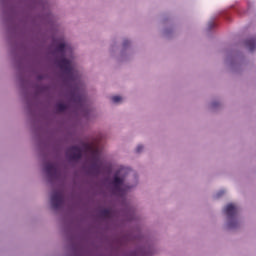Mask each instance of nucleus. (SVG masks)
Wrapping results in <instances>:
<instances>
[{
	"label": "nucleus",
	"instance_id": "obj_1",
	"mask_svg": "<svg viewBox=\"0 0 256 256\" xmlns=\"http://www.w3.org/2000/svg\"><path fill=\"white\" fill-rule=\"evenodd\" d=\"M84 153H91L92 156V171L95 175H99L105 171V162L101 160L99 155V148L91 143H83L82 148L78 146H71L68 148L66 155L71 161H79Z\"/></svg>",
	"mask_w": 256,
	"mask_h": 256
},
{
	"label": "nucleus",
	"instance_id": "obj_14",
	"mask_svg": "<svg viewBox=\"0 0 256 256\" xmlns=\"http://www.w3.org/2000/svg\"><path fill=\"white\" fill-rule=\"evenodd\" d=\"M128 44H129V41H124V47H127Z\"/></svg>",
	"mask_w": 256,
	"mask_h": 256
},
{
	"label": "nucleus",
	"instance_id": "obj_11",
	"mask_svg": "<svg viewBox=\"0 0 256 256\" xmlns=\"http://www.w3.org/2000/svg\"><path fill=\"white\" fill-rule=\"evenodd\" d=\"M75 101H77L78 103L83 104V103H85V98H83V96H77L75 98Z\"/></svg>",
	"mask_w": 256,
	"mask_h": 256
},
{
	"label": "nucleus",
	"instance_id": "obj_3",
	"mask_svg": "<svg viewBox=\"0 0 256 256\" xmlns=\"http://www.w3.org/2000/svg\"><path fill=\"white\" fill-rule=\"evenodd\" d=\"M44 171L49 179H59L61 177V170H59V166L56 163H46Z\"/></svg>",
	"mask_w": 256,
	"mask_h": 256
},
{
	"label": "nucleus",
	"instance_id": "obj_9",
	"mask_svg": "<svg viewBox=\"0 0 256 256\" xmlns=\"http://www.w3.org/2000/svg\"><path fill=\"white\" fill-rule=\"evenodd\" d=\"M101 217H104L105 219H109L111 217V210L109 209H103L100 212Z\"/></svg>",
	"mask_w": 256,
	"mask_h": 256
},
{
	"label": "nucleus",
	"instance_id": "obj_7",
	"mask_svg": "<svg viewBox=\"0 0 256 256\" xmlns=\"http://www.w3.org/2000/svg\"><path fill=\"white\" fill-rule=\"evenodd\" d=\"M245 45L249 51H255L256 48V39L255 38H250L246 40Z\"/></svg>",
	"mask_w": 256,
	"mask_h": 256
},
{
	"label": "nucleus",
	"instance_id": "obj_5",
	"mask_svg": "<svg viewBox=\"0 0 256 256\" xmlns=\"http://www.w3.org/2000/svg\"><path fill=\"white\" fill-rule=\"evenodd\" d=\"M112 183L114 186L112 193H114V195H118L119 197H123V195H125V192L127 191V190L121 188L123 185V179H121L119 176L115 175Z\"/></svg>",
	"mask_w": 256,
	"mask_h": 256
},
{
	"label": "nucleus",
	"instance_id": "obj_13",
	"mask_svg": "<svg viewBox=\"0 0 256 256\" xmlns=\"http://www.w3.org/2000/svg\"><path fill=\"white\" fill-rule=\"evenodd\" d=\"M141 151H143V145H138L136 148V152L141 153Z\"/></svg>",
	"mask_w": 256,
	"mask_h": 256
},
{
	"label": "nucleus",
	"instance_id": "obj_6",
	"mask_svg": "<svg viewBox=\"0 0 256 256\" xmlns=\"http://www.w3.org/2000/svg\"><path fill=\"white\" fill-rule=\"evenodd\" d=\"M224 213L228 217V219H233V217L237 215V207L235 206V204L230 203L224 208Z\"/></svg>",
	"mask_w": 256,
	"mask_h": 256
},
{
	"label": "nucleus",
	"instance_id": "obj_8",
	"mask_svg": "<svg viewBox=\"0 0 256 256\" xmlns=\"http://www.w3.org/2000/svg\"><path fill=\"white\" fill-rule=\"evenodd\" d=\"M56 110L59 113H63V111H67V104H65V103H58V104H56Z\"/></svg>",
	"mask_w": 256,
	"mask_h": 256
},
{
	"label": "nucleus",
	"instance_id": "obj_4",
	"mask_svg": "<svg viewBox=\"0 0 256 256\" xmlns=\"http://www.w3.org/2000/svg\"><path fill=\"white\" fill-rule=\"evenodd\" d=\"M65 203V197L63 196V191L56 190L51 195V205L52 209H61Z\"/></svg>",
	"mask_w": 256,
	"mask_h": 256
},
{
	"label": "nucleus",
	"instance_id": "obj_10",
	"mask_svg": "<svg viewBox=\"0 0 256 256\" xmlns=\"http://www.w3.org/2000/svg\"><path fill=\"white\" fill-rule=\"evenodd\" d=\"M111 99L113 103H121L123 101L121 96H113Z\"/></svg>",
	"mask_w": 256,
	"mask_h": 256
},
{
	"label": "nucleus",
	"instance_id": "obj_15",
	"mask_svg": "<svg viewBox=\"0 0 256 256\" xmlns=\"http://www.w3.org/2000/svg\"><path fill=\"white\" fill-rule=\"evenodd\" d=\"M229 227H230V229H232V227H233V223H229Z\"/></svg>",
	"mask_w": 256,
	"mask_h": 256
},
{
	"label": "nucleus",
	"instance_id": "obj_12",
	"mask_svg": "<svg viewBox=\"0 0 256 256\" xmlns=\"http://www.w3.org/2000/svg\"><path fill=\"white\" fill-rule=\"evenodd\" d=\"M222 195H225V191L224 190H221L220 192H218L216 194V198L219 199V197H222Z\"/></svg>",
	"mask_w": 256,
	"mask_h": 256
},
{
	"label": "nucleus",
	"instance_id": "obj_2",
	"mask_svg": "<svg viewBox=\"0 0 256 256\" xmlns=\"http://www.w3.org/2000/svg\"><path fill=\"white\" fill-rule=\"evenodd\" d=\"M57 53L62 55V59L58 61V66L62 71L67 75L70 81H77V76L75 75V68H73V64L71 61L66 59L65 57V43H60L56 47Z\"/></svg>",
	"mask_w": 256,
	"mask_h": 256
}]
</instances>
